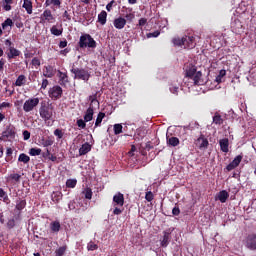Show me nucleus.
<instances>
[{
    "mask_svg": "<svg viewBox=\"0 0 256 256\" xmlns=\"http://www.w3.org/2000/svg\"><path fill=\"white\" fill-rule=\"evenodd\" d=\"M54 113H55V107H53L52 103H49V102L41 103V106L39 108V115L48 127L51 125L49 121H53Z\"/></svg>",
    "mask_w": 256,
    "mask_h": 256,
    "instance_id": "nucleus-1",
    "label": "nucleus"
},
{
    "mask_svg": "<svg viewBox=\"0 0 256 256\" xmlns=\"http://www.w3.org/2000/svg\"><path fill=\"white\" fill-rule=\"evenodd\" d=\"M185 77L188 79H191L193 81L194 85H204L205 80L202 78L203 73L201 71H197V66L193 64H189L186 68Z\"/></svg>",
    "mask_w": 256,
    "mask_h": 256,
    "instance_id": "nucleus-2",
    "label": "nucleus"
},
{
    "mask_svg": "<svg viewBox=\"0 0 256 256\" xmlns=\"http://www.w3.org/2000/svg\"><path fill=\"white\" fill-rule=\"evenodd\" d=\"M172 43L175 47H184V49H195L197 46L193 36L175 37L172 39Z\"/></svg>",
    "mask_w": 256,
    "mask_h": 256,
    "instance_id": "nucleus-3",
    "label": "nucleus"
},
{
    "mask_svg": "<svg viewBox=\"0 0 256 256\" xmlns=\"http://www.w3.org/2000/svg\"><path fill=\"white\" fill-rule=\"evenodd\" d=\"M97 92L94 95H90L88 97L90 104L88 109L85 112L84 115V121L86 123H89V121H93V115H95V107H100V103L99 100H97Z\"/></svg>",
    "mask_w": 256,
    "mask_h": 256,
    "instance_id": "nucleus-4",
    "label": "nucleus"
},
{
    "mask_svg": "<svg viewBox=\"0 0 256 256\" xmlns=\"http://www.w3.org/2000/svg\"><path fill=\"white\" fill-rule=\"evenodd\" d=\"M78 45L80 49H87V47L89 49H95L97 47V42L95 41V39H93L91 34H82L80 36Z\"/></svg>",
    "mask_w": 256,
    "mask_h": 256,
    "instance_id": "nucleus-5",
    "label": "nucleus"
},
{
    "mask_svg": "<svg viewBox=\"0 0 256 256\" xmlns=\"http://www.w3.org/2000/svg\"><path fill=\"white\" fill-rule=\"evenodd\" d=\"M71 73L74 75V79H79L80 81H84L85 83H88L91 79V72L89 70L84 68H76L75 66H72Z\"/></svg>",
    "mask_w": 256,
    "mask_h": 256,
    "instance_id": "nucleus-6",
    "label": "nucleus"
},
{
    "mask_svg": "<svg viewBox=\"0 0 256 256\" xmlns=\"http://www.w3.org/2000/svg\"><path fill=\"white\" fill-rule=\"evenodd\" d=\"M16 135H17V129L13 124H9L6 126L5 130L2 132V135L0 136V141H13Z\"/></svg>",
    "mask_w": 256,
    "mask_h": 256,
    "instance_id": "nucleus-7",
    "label": "nucleus"
},
{
    "mask_svg": "<svg viewBox=\"0 0 256 256\" xmlns=\"http://www.w3.org/2000/svg\"><path fill=\"white\" fill-rule=\"evenodd\" d=\"M48 95L50 99H52L53 101H57V99H61V97L63 96V88L58 85L54 86L49 89Z\"/></svg>",
    "mask_w": 256,
    "mask_h": 256,
    "instance_id": "nucleus-8",
    "label": "nucleus"
},
{
    "mask_svg": "<svg viewBox=\"0 0 256 256\" xmlns=\"http://www.w3.org/2000/svg\"><path fill=\"white\" fill-rule=\"evenodd\" d=\"M37 105H39V98H30L24 102L23 110L25 113H30V111H33Z\"/></svg>",
    "mask_w": 256,
    "mask_h": 256,
    "instance_id": "nucleus-9",
    "label": "nucleus"
},
{
    "mask_svg": "<svg viewBox=\"0 0 256 256\" xmlns=\"http://www.w3.org/2000/svg\"><path fill=\"white\" fill-rule=\"evenodd\" d=\"M245 247L250 251H256V234H250L246 237Z\"/></svg>",
    "mask_w": 256,
    "mask_h": 256,
    "instance_id": "nucleus-10",
    "label": "nucleus"
},
{
    "mask_svg": "<svg viewBox=\"0 0 256 256\" xmlns=\"http://www.w3.org/2000/svg\"><path fill=\"white\" fill-rule=\"evenodd\" d=\"M125 205V196L118 192L113 196V207H123Z\"/></svg>",
    "mask_w": 256,
    "mask_h": 256,
    "instance_id": "nucleus-11",
    "label": "nucleus"
},
{
    "mask_svg": "<svg viewBox=\"0 0 256 256\" xmlns=\"http://www.w3.org/2000/svg\"><path fill=\"white\" fill-rule=\"evenodd\" d=\"M195 143L197 147L201 150L207 149V147H209V140L205 138L203 134H200V136L196 139Z\"/></svg>",
    "mask_w": 256,
    "mask_h": 256,
    "instance_id": "nucleus-12",
    "label": "nucleus"
},
{
    "mask_svg": "<svg viewBox=\"0 0 256 256\" xmlns=\"http://www.w3.org/2000/svg\"><path fill=\"white\" fill-rule=\"evenodd\" d=\"M241 161H243V156H236L234 160L226 166V171H233V169H237V167H239L241 164Z\"/></svg>",
    "mask_w": 256,
    "mask_h": 256,
    "instance_id": "nucleus-13",
    "label": "nucleus"
},
{
    "mask_svg": "<svg viewBox=\"0 0 256 256\" xmlns=\"http://www.w3.org/2000/svg\"><path fill=\"white\" fill-rule=\"evenodd\" d=\"M41 19H43V21H46L47 23H55V16H53V13L50 9H46L43 11Z\"/></svg>",
    "mask_w": 256,
    "mask_h": 256,
    "instance_id": "nucleus-14",
    "label": "nucleus"
},
{
    "mask_svg": "<svg viewBox=\"0 0 256 256\" xmlns=\"http://www.w3.org/2000/svg\"><path fill=\"white\" fill-rule=\"evenodd\" d=\"M113 25L115 29H119V30L125 29V25H127V19L123 17L115 18L113 21Z\"/></svg>",
    "mask_w": 256,
    "mask_h": 256,
    "instance_id": "nucleus-15",
    "label": "nucleus"
},
{
    "mask_svg": "<svg viewBox=\"0 0 256 256\" xmlns=\"http://www.w3.org/2000/svg\"><path fill=\"white\" fill-rule=\"evenodd\" d=\"M58 77L59 85H61V87H67V83H69V75H67V73L61 72V70H58Z\"/></svg>",
    "mask_w": 256,
    "mask_h": 256,
    "instance_id": "nucleus-16",
    "label": "nucleus"
},
{
    "mask_svg": "<svg viewBox=\"0 0 256 256\" xmlns=\"http://www.w3.org/2000/svg\"><path fill=\"white\" fill-rule=\"evenodd\" d=\"M7 183H10L11 185H17L21 181V175L18 173L10 174L7 179Z\"/></svg>",
    "mask_w": 256,
    "mask_h": 256,
    "instance_id": "nucleus-17",
    "label": "nucleus"
},
{
    "mask_svg": "<svg viewBox=\"0 0 256 256\" xmlns=\"http://www.w3.org/2000/svg\"><path fill=\"white\" fill-rule=\"evenodd\" d=\"M169 243H171V233L164 231L163 238L161 240V247H168Z\"/></svg>",
    "mask_w": 256,
    "mask_h": 256,
    "instance_id": "nucleus-18",
    "label": "nucleus"
},
{
    "mask_svg": "<svg viewBox=\"0 0 256 256\" xmlns=\"http://www.w3.org/2000/svg\"><path fill=\"white\" fill-rule=\"evenodd\" d=\"M22 8L25 9L28 15L33 14V2L31 0H23Z\"/></svg>",
    "mask_w": 256,
    "mask_h": 256,
    "instance_id": "nucleus-19",
    "label": "nucleus"
},
{
    "mask_svg": "<svg viewBox=\"0 0 256 256\" xmlns=\"http://www.w3.org/2000/svg\"><path fill=\"white\" fill-rule=\"evenodd\" d=\"M220 149L223 153H229V139L224 138L219 141Z\"/></svg>",
    "mask_w": 256,
    "mask_h": 256,
    "instance_id": "nucleus-20",
    "label": "nucleus"
},
{
    "mask_svg": "<svg viewBox=\"0 0 256 256\" xmlns=\"http://www.w3.org/2000/svg\"><path fill=\"white\" fill-rule=\"evenodd\" d=\"M217 199L220 201V203H227V200L229 199V192L226 190H222L218 193Z\"/></svg>",
    "mask_w": 256,
    "mask_h": 256,
    "instance_id": "nucleus-21",
    "label": "nucleus"
},
{
    "mask_svg": "<svg viewBox=\"0 0 256 256\" xmlns=\"http://www.w3.org/2000/svg\"><path fill=\"white\" fill-rule=\"evenodd\" d=\"M89 151H91V144L86 142L79 148V156L82 157V155H87Z\"/></svg>",
    "mask_w": 256,
    "mask_h": 256,
    "instance_id": "nucleus-22",
    "label": "nucleus"
},
{
    "mask_svg": "<svg viewBox=\"0 0 256 256\" xmlns=\"http://www.w3.org/2000/svg\"><path fill=\"white\" fill-rule=\"evenodd\" d=\"M6 55L8 59H15V57H19L21 55V51L14 47L11 48L9 52H6Z\"/></svg>",
    "mask_w": 256,
    "mask_h": 256,
    "instance_id": "nucleus-23",
    "label": "nucleus"
},
{
    "mask_svg": "<svg viewBox=\"0 0 256 256\" xmlns=\"http://www.w3.org/2000/svg\"><path fill=\"white\" fill-rule=\"evenodd\" d=\"M26 83H27V77L25 75L21 74L16 79L14 85L16 87H23V85H26Z\"/></svg>",
    "mask_w": 256,
    "mask_h": 256,
    "instance_id": "nucleus-24",
    "label": "nucleus"
},
{
    "mask_svg": "<svg viewBox=\"0 0 256 256\" xmlns=\"http://www.w3.org/2000/svg\"><path fill=\"white\" fill-rule=\"evenodd\" d=\"M50 229L52 233H59L61 231V222L59 221H53L50 223Z\"/></svg>",
    "mask_w": 256,
    "mask_h": 256,
    "instance_id": "nucleus-25",
    "label": "nucleus"
},
{
    "mask_svg": "<svg viewBox=\"0 0 256 256\" xmlns=\"http://www.w3.org/2000/svg\"><path fill=\"white\" fill-rule=\"evenodd\" d=\"M63 0H46L45 5L46 7H50V5H53V7H56L57 9H61V3Z\"/></svg>",
    "mask_w": 256,
    "mask_h": 256,
    "instance_id": "nucleus-26",
    "label": "nucleus"
},
{
    "mask_svg": "<svg viewBox=\"0 0 256 256\" xmlns=\"http://www.w3.org/2000/svg\"><path fill=\"white\" fill-rule=\"evenodd\" d=\"M53 203H59L63 199V193L61 191H55L51 195Z\"/></svg>",
    "mask_w": 256,
    "mask_h": 256,
    "instance_id": "nucleus-27",
    "label": "nucleus"
},
{
    "mask_svg": "<svg viewBox=\"0 0 256 256\" xmlns=\"http://www.w3.org/2000/svg\"><path fill=\"white\" fill-rule=\"evenodd\" d=\"M98 23H100V25H105L107 23V12L105 10H102L98 14Z\"/></svg>",
    "mask_w": 256,
    "mask_h": 256,
    "instance_id": "nucleus-28",
    "label": "nucleus"
},
{
    "mask_svg": "<svg viewBox=\"0 0 256 256\" xmlns=\"http://www.w3.org/2000/svg\"><path fill=\"white\" fill-rule=\"evenodd\" d=\"M167 145H170V147H177L180 143L179 138L177 137H167L166 138Z\"/></svg>",
    "mask_w": 256,
    "mask_h": 256,
    "instance_id": "nucleus-29",
    "label": "nucleus"
},
{
    "mask_svg": "<svg viewBox=\"0 0 256 256\" xmlns=\"http://www.w3.org/2000/svg\"><path fill=\"white\" fill-rule=\"evenodd\" d=\"M0 199H2V201L6 203V205H9V203H11V200L9 199L7 192H5L3 188H0Z\"/></svg>",
    "mask_w": 256,
    "mask_h": 256,
    "instance_id": "nucleus-30",
    "label": "nucleus"
},
{
    "mask_svg": "<svg viewBox=\"0 0 256 256\" xmlns=\"http://www.w3.org/2000/svg\"><path fill=\"white\" fill-rule=\"evenodd\" d=\"M103 119H105V113L99 112L95 121V129H97V127H101V123H103Z\"/></svg>",
    "mask_w": 256,
    "mask_h": 256,
    "instance_id": "nucleus-31",
    "label": "nucleus"
},
{
    "mask_svg": "<svg viewBox=\"0 0 256 256\" xmlns=\"http://www.w3.org/2000/svg\"><path fill=\"white\" fill-rule=\"evenodd\" d=\"M55 75V72H53V66H45L44 70V77H48V79H51Z\"/></svg>",
    "mask_w": 256,
    "mask_h": 256,
    "instance_id": "nucleus-32",
    "label": "nucleus"
},
{
    "mask_svg": "<svg viewBox=\"0 0 256 256\" xmlns=\"http://www.w3.org/2000/svg\"><path fill=\"white\" fill-rule=\"evenodd\" d=\"M25 207H27V201L23 200V199H19L16 202V209L17 211H23V209H25Z\"/></svg>",
    "mask_w": 256,
    "mask_h": 256,
    "instance_id": "nucleus-33",
    "label": "nucleus"
},
{
    "mask_svg": "<svg viewBox=\"0 0 256 256\" xmlns=\"http://www.w3.org/2000/svg\"><path fill=\"white\" fill-rule=\"evenodd\" d=\"M50 32L52 35L59 37V36L63 35V28L59 29V28H57V26L54 25L50 28Z\"/></svg>",
    "mask_w": 256,
    "mask_h": 256,
    "instance_id": "nucleus-34",
    "label": "nucleus"
},
{
    "mask_svg": "<svg viewBox=\"0 0 256 256\" xmlns=\"http://www.w3.org/2000/svg\"><path fill=\"white\" fill-rule=\"evenodd\" d=\"M85 199L91 200L93 199V190L90 187H86L83 191H82Z\"/></svg>",
    "mask_w": 256,
    "mask_h": 256,
    "instance_id": "nucleus-35",
    "label": "nucleus"
},
{
    "mask_svg": "<svg viewBox=\"0 0 256 256\" xmlns=\"http://www.w3.org/2000/svg\"><path fill=\"white\" fill-rule=\"evenodd\" d=\"M18 161L20 163H25L26 164V163H29L31 161V158L27 154L21 153L18 157Z\"/></svg>",
    "mask_w": 256,
    "mask_h": 256,
    "instance_id": "nucleus-36",
    "label": "nucleus"
},
{
    "mask_svg": "<svg viewBox=\"0 0 256 256\" xmlns=\"http://www.w3.org/2000/svg\"><path fill=\"white\" fill-rule=\"evenodd\" d=\"M213 123L215 125H223V118L219 115V113H215L213 116Z\"/></svg>",
    "mask_w": 256,
    "mask_h": 256,
    "instance_id": "nucleus-37",
    "label": "nucleus"
},
{
    "mask_svg": "<svg viewBox=\"0 0 256 256\" xmlns=\"http://www.w3.org/2000/svg\"><path fill=\"white\" fill-rule=\"evenodd\" d=\"M13 5V0H4L3 1V10L4 11H11Z\"/></svg>",
    "mask_w": 256,
    "mask_h": 256,
    "instance_id": "nucleus-38",
    "label": "nucleus"
},
{
    "mask_svg": "<svg viewBox=\"0 0 256 256\" xmlns=\"http://www.w3.org/2000/svg\"><path fill=\"white\" fill-rule=\"evenodd\" d=\"M76 186H77V179H68L66 181V187H68V189H75Z\"/></svg>",
    "mask_w": 256,
    "mask_h": 256,
    "instance_id": "nucleus-39",
    "label": "nucleus"
},
{
    "mask_svg": "<svg viewBox=\"0 0 256 256\" xmlns=\"http://www.w3.org/2000/svg\"><path fill=\"white\" fill-rule=\"evenodd\" d=\"M29 155H31V157H37L41 155V148H31L29 150Z\"/></svg>",
    "mask_w": 256,
    "mask_h": 256,
    "instance_id": "nucleus-40",
    "label": "nucleus"
},
{
    "mask_svg": "<svg viewBox=\"0 0 256 256\" xmlns=\"http://www.w3.org/2000/svg\"><path fill=\"white\" fill-rule=\"evenodd\" d=\"M14 23L11 18H7L3 23H2V29H7V27H13Z\"/></svg>",
    "mask_w": 256,
    "mask_h": 256,
    "instance_id": "nucleus-41",
    "label": "nucleus"
},
{
    "mask_svg": "<svg viewBox=\"0 0 256 256\" xmlns=\"http://www.w3.org/2000/svg\"><path fill=\"white\" fill-rule=\"evenodd\" d=\"M65 251H67V246H61L58 249H56L55 254L56 256H64Z\"/></svg>",
    "mask_w": 256,
    "mask_h": 256,
    "instance_id": "nucleus-42",
    "label": "nucleus"
},
{
    "mask_svg": "<svg viewBox=\"0 0 256 256\" xmlns=\"http://www.w3.org/2000/svg\"><path fill=\"white\" fill-rule=\"evenodd\" d=\"M123 133V125L115 124L114 125V135H121Z\"/></svg>",
    "mask_w": 256,
    "mask_h": 256,
    "instance_id": "nucleus-43",
    "label": "nucleus"
},
{
    "mask_svg": "<svg viewBox=\"0 0 256 256\" xmlns=\"http://www.w3.org/2000/svg\"><path fill=\"white\" fill-rule=\"evenodd\" d=\"M97 249H99V246H98L97 244H95V242L90 241V242L87 244V250H88V251H97Z\"/></svg>",
    "mask_w": 256,
    "mask_h": 256,
    "instance_id": "nucleus-44",
    "label": "nucleus"
},
{
    "mask_svg": "<svg viewBox=\"0 0 256 256\" xmlns=\"http://www.w3.org/2000/svg\"><path fill=\"white\" fill-rule=\"evenodd\" d=\"M145 199H146V201H148V203H151V201H153V199H155L153 192H151V191L146 192Z\"/></svg>",
    "mask_w": 256,
    "mask_h": 256,
    "instance_id": "nucleus-45",
    "label": "nucleus"
},
{
    "mask_svg": "<svg viewBox=\"0 0 256 256\" xmlns=\"http://www.w3.org/2000/svg\"><path fill=\"white\" fill-rule=\"evenodd\" d=\"M13 159V149L7 148L6 150V161H11Z\"/></svg>",
    "mask_w": 256,
    "mask_h": 256,
    "instance_id": "nucleus-46",
    "label": "nucleus"
},
{
    "mask_svg": "<svg viewBox=\"0 0 256 256\" xmlns=\"http://www.w3.org/2000/svg\"><path fill=\"white\" fill-rule=\"evenodd\" d=\"M87 122L83 119H79L77 120L76 124L78 127H80V129H85L87 127Z\"/></svg>",
    "mask_w": 256,
    "mask_h": 256,
    "instance_id": "nucleus-47",
    "label": "nucleus"
},
{
    "mask_svg": "<svg viewBox=\"0 0 256 256\" xmlns=\"http://www.w3.org/2000/svg\"><path fill=\"white\" fill-rule=\"evenodd\" d=\"M4 44H5V47L8 48V51L11 50V49H13V48L15 47V44H13V43L11 42V39H6V40L4 41Z\"/></svg>",
    "mask_w": 256,
    "mask_h": 256,
    "instance_id": "nucleus-48",
    "label": "nucleus"
},
{
    "mask_svg": "<svg viewBox=\"0 0 256 256\" xmlns=\"http://www.w3.org/2000/svg\"><path fill=\"white\" fill-rule=\"evenodd\" d=\"M113 215H121L123 213V207L121 206H114Z\"/></svg>",
    "mask_w": 256,
    "mask_h": 256,
    "instance_id": "nucleus-49",
    "label": "nucleus"
},
{
    "mask_svg": "<svg viewBox=\"0 0 256 256\" xmlns=\"http://www.w3.org/2000/svg\"><path fill=\"white\" fill-rule=\"evenodd\" d=\"M114 5H117V2H115V0L110 1L106 5V10L110 13V11H112Z\"/></svg>",
    "mask_w": 256,
    "mask_h": 256,
    "instance_id": "nucleus-50",
    "label": "nucleus"
},
{
    "mask_svg": "<svg viewBox=\"0 0 256 256\" xmlns=\"http://www.w3.org/2000/svg\"><path fill=\"white\" fill-rule=\"evenodd\" d=\"M32 65L33 67H41V60H39L37 57H34L32 59Z\"/></svg>",
    "mask_w": 256,
    "mask_h": 256,
    "instance_id": "nucleus-51",
    "label": "nucleus"
},
{
    "mask_svg": "<svg viewBox=\"0 0 256 256\" xmlns=\"http://www.w3.org/2000/svg\"><path fill=\"white\" fill-rule=\"evenodd\" d=\"M170 91L171 93H173L174 95H177V93H179V86H176L174 84L170 85Z\"/></svg>",
    "mask_w": 256,
    "mask_h": 256,
    "instance_id": "nucleus-52",
    "label": "nucleus"
},
{
    "mask_svg": "<svg viewBox=\"0 0 256 256\" xmlns=\"http://www.w3.org/2000/svg\"><path fill=\"white\" fill-rule=\"evenodd\" d=\"M23 139L24 141H29L31 139V132L28 130L23 131Z\"/></svg>",
    "mask_w": 256,
    "mask_h": 256,
    "instance_id": "nucleus-53",
    "label": "nucleus"
},
{
    "mask_svg": "<svg viewBox=\"0 0 256 256\" xmlns=\"http://www.w3.org/2000/svg\"><path fill=\"white\" fill-rule=\"evenodd\" d=\"M54 135L55 137H57L58 139H63V130L61 129H56L54 131Z\"/></svg>",
    "mask_w": 256,
    "mask_h": 256,
    "instance_id": "nucleus-54",
    "label": "nucleus"
},
{
    "mask_svg": "<svg viewBox=\"0 0 256 256\" xmlns=\"http://www.w3.org/2000/svg\"><path fill=\"white\" fill-rule=\"evenodd\" d=\"M15 227V219H10V220H8V222H7V228L8 229H13Z\"/></svg>",
    "mask_w": 256,
    "mask_h": 256,
    "instance_id": "nucleus-55",
    "label": "nucleus"
},
{
    "mask_svg": "<svg viewBox=\"0 0 256 256\" xmlns=\"http://www.w3.org/2000/svg\"><path fill=\"white\" fill-rule=\"evenodd\" d=\"M159 35H161V32H159V31H154V32H152V33H148V34H147V38H148V39H151V37H159Z\"/></svg>",
    "mask_w": 256,
    "mask_h": 256,
    "instance_id": "nucleus-56",
    "label": "nucleus"
},
{
    "mask_svg": "<svg viewBox=\"0 0 256 256\" xmlns=\"http://www.w3.org/2000/svg\"><path fill=\"white\" fill-rule=\"evenodd\" d=\"M125 19L127 20V21H133V19H135V14L134 13H128V14H126L125 15Z\"/></svg>",
    "mask_w": 256,
    "mask_h": 256,
    "instance_id": "nucleus-57",
    "label": "nucleus"
},
{
    "mask_svg": "<svg viewBox=\"0 0 256 256\" xmlns=\"http://www.w3.org/2000/svg\"><path fill=\"white\" fill-rule=\"evenodd\" d=\"M138 25L139 27H145V25H147V18H140Z\"/></svg>",
    "mask_w": 256,
    "mask_h": 256,
    "instance_id": "nucleus-58",
    "label": "nucleus"
},
{
    "mask_svg": "<svg viewBox=\"0 0 256 256\" xmlns=\"http://www.w3.org/2000/svg\"><path fill=\"white\" fill-rule=\"evenodd\" d=\"M172 214L175 215V216H178V215L181 214V210L179 209L178 206H176V207H174V208L172 209Z\"/></svg>",
    "mask_w": 256,
    "mask_h": 256,
    "instance_id": "nucleus-59",
    "label": "nucleus"
},
{
    "mask_svg": "<svg viewBox=\"0 0 256 256\" xmlns=\"http://www.w3.org/2000/svg\"><path fill=\"white\" fill-rule=\"evenodd\" d=\"M42 157H44V159L51 157V151L46 148V151L42 153Z\"/></svg>",
    "mask_w": 256,
    "mask_h": 256,
    "instance_id": "nucleus-60",
    "label": "nucleus"
},
{
    "mask_svg": "<svg viewBox=\"0 0 256 256\" xmlns=\"http://www.w3.org/2000/svg\"><path fill=\"white\" fill-rule=\"evenodd\" d=\"M62 17L67 21H71V15L69 14V12H67V10L64 11Z\"/></svg>",
    "mask_w": 256,
    "mask_h": 256,
    "instance_id": "nucleus-61",
    "label": "nucleus"
},
{
    "mask_svg": "<svg viewBox=\"0 0 256 256\" xmlns=\"http://www.w3.org/2000/svg\"><path fill=\"white\" fill-rule=\"evenodd\" d=\"M51 145H53V140L51 139L45 140L43 143L44 147H51Z\"/></svg>",
    "mask_w": 256,
    "mask_h": 256,
    "instance_id": "nucleus-62",
    "label": "nucleus"
},
{
    "mask_svg": "<svg viewBox=\"0 0 256 256\" xmlns=\"http://www.w3.org/2000/svg\"><path fill=\"white\" fill-rule=\"evenodd\" d=\"M47 85H49V80L43 79L41 89H47Z\"/></svg>",
    "mask_w": 256,
    "mask_h": 256,
    "instance_id": "nucleus-63",
    "label": "nucleus"
},
{
    "mask_svg": "<svg viewBox=\"0 0 256 256\" xmlns=\"http://www.w3.org/2000/svg\"><path fill=\"white\" fill-rule=\"evenodd\" d=\"M59 47L60 49H65L67 47V40L60 41Z\"/></svg>",
    "mask_w": 256,
    "mask_h": 256,
    "instance_id": "nucleus-64",
    "label": "nucleus"
}]
</instances>
